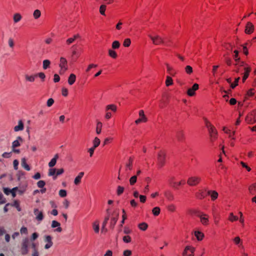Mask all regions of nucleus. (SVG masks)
<instances>
[{"label":"nucleus","mask_w":256,"mask_h":256,"mask_svg":"<svg viewBox=\"0 0 256 256\" xmlns=\"http://www.w3.org/2000/svg\"><path fill=\"white\" fill-rule=\"evenodd\" d=\"M160 209L158 206L154 207L152 210V212L155 216H158L160 214Z\"/></svg>","instance_id":"38"},{"label":"nucleus","mask_w":256,"mask_h":256,"mask_svg":"<svg viewBox=\"0 0 256 256\" xmlns=\"http://www.w3.org/2000/svg\"><path fill=\"white\" fill-rule=\"evenodd\" d=\"M102 124L101 122H98L96 124V132L97 134H100L101 132Z\"/></svg>","instance_id":"42"},{"label":"nucleus","mask_w":256,"mask_h":256,"mask_svg":"<svg viewBox=\"0 0 256 256\" xmlns=\"http://www.w3.org/2000/svg\"><path fill=\"white\" fill-rule=\"evenodd\" d=\"M148 36L152 40V43L155 45L164 44V40L158 35L152 36V35L149 34Z\"/></svg>","instance_id":"4"},{"label":"nucleus","mask_w":256,"mask_h":256,"mask_svg":"<svg viewBox=\"0 0 256 256\" xmlns=\"http://www.w3.org/2000/svg\"><path fill=\"white\" fill-rule=\"evenodd\" d=\"M167 208L169 211L171 212H174L176 210V206L174 204H170L168 206Z\"/></svg>","instance_id":"49"},{"label":"nucleus","mask_w":256,"mask_h":256,"mask_svg":"<svg viewBox=\"0 0 256 256\" xmlns=\"http://www.w3.org/2000/svg\"><path fill=\"white\" fill-rule=\"evenodd\" d=\"M173 84V80L171 77L170 76H166V84L167 86H171Z\"/></svg>","instance_id":"39"},{"label":"nucleus","mask_w":256,"mask_h":256,"mask_svg":"<svg viewBox=\"0 0 256 256\" xmlns=\"http://www.w3.org/2000/svg\"><path fill=\"white\" fill-rule=\"evenodd\" d=\"M193 213L200 218L201 223L204 226L208 224V216L205 214H202L198 211H194Z\"/></svg>","instance_id":"2"},{"label":"nucleus","mask_w":256,"mask_h":256,"mask_svg":"<svg viewBox=\"0 0 256 256\" xmlns=\"http://www.w3.org/2000/svg\"><path fill=\"white\" fill-rule=\"evenodd\" d=\"M30 242V240L28 238H24L22 240L20 249L22 255H26L28 254Z\"/></svg>","instance_id":"1"},{"label":"nucleus","mask_w":256,"mask_h":256,"mask_svg":"<svg viewBox=\"0 0 256 256\" xmlns=\"http://www.w3.org/2000/svg\"><path fill=\"white\" fill-rule=\"evenodd\" d=\"M254 30V24L250 22H248L246 26L245 32L246 34H250L253 32Z\"/></svg>","instance_id":"13"},{"label":"nucleus","mask_w":256,"mask_h":256,"mask_svg":"<svg viewBox=\"0 0 256 256\" xmlns=\"http://www.w3.org/2000/svg\"><path fill=\"white\" fill-rule=\"evenodd\" d=\"M201 178L200 177L192 176L188 179L187 183L190 186H194L198 184Z\"/></svg>","instance_id":"6"},{"label":"nucleus","mask_w":256,"mask_h":256,"mask_svg":"<svg viewBox=\"0 0 256 256\" xmlns=\"http://www.w3.org/2000/svg\"><path fill=\"white\" fill-rule=\"evenodd\" d=\"M122 240L125 243H130L131 242L132 239L130 236H125L123 237Z\"/></svg>","instance_id":"50"},{"label":"nucleus","mask_w":256,"mask_h":256,"mask_svg":"<svg viewBox=\"0 0 256 256\" xmlns=\"http://www.w3.org/2000/svg\"><path fill=\"white\" fill-rule=\"evenodd\" d=\"M20 141L22 142V138L20 136H18L16 140H14L12 143V148H15L19 146L20 144Z\"/></svg>","instance_id":"24"},{"label":"nucleus","mask_w":256,"mask_h":256,"mask_svg":"<svg viewBox=\"0 0 256 256\" xmlns=\"http://www.w3.org/2000/svg\"><path fill=\"white\" fill-rule=\"evenodd\" d=\"M41 12L40 11L38 10H36L34 11L33 16L34 18L37 19L40 16Z\"/></svg>","instance_id":"47"},{"label":"nucleus","mask_w":256,"mask_h":256,"mask_svg":"<svg viewBox=\"0 0 256 256\" xmlns=\"http://www.w3.org/2000/svg\"><path fill=\"white\" fill-rule=\"evenodd\" d=\"M131 44V40L130 38H126L124 40L123 45L125 47H128Z\"/></svg>","instance_id":"51"},{"label":"nucleus","mask_w":256,"mask_h":256,"mask_svg":"<svg viewBox=\"0 0 256 256\" xmlns=\"http://www.w3.org/2000/svg\"><path fill=\"white\" fill-rule=\"evenodd\" d=\"M108 55L113 58H116L117 57L116 52L111 49L108 50Z\"/></svg>","instance_id":"41"},{"label":"nucleus","mask_w":256,"mask_h":256,"mask_svg":"<svg viewBox=\"0 0 256 256\" xmlns=\"http://www.w3.org/2000/svg\"><path fill=\"white\" fill-rule=\"evenodd\" d=\"M38 234L37 232H34L32 234L30 239V241H34L36 238H38Z\"/></svg>","instance_id":"57"},{"label":"nucleus","mask_w":256,"mask_h":256,"mask_svg":"<svg viewBox=\"0 0 256 256\" xmlns=\"http://www.w3.org/2000/svg\"><path fill=\"white\" fill-rule=\"evenodd\" d=\"M124 190V188L122 186H118V189H117V194L118 195L120 196V195Z\"/></svg>","instance_id":"58"},{"label":"nucleus","mask_w":256,"mask_h":256,"mask_svg":"<svg viewBox=\"0 0 256 256\" xmlns=\"http://www.w3.org/2000/svg\"><path fill=\"white\" fill-rule=\"evenodd\" d=\"M92 142H93V146H92V148L96 149V148L100 145V140L98 137H96L94 138Z\"/></svg>","instance_id":"32"},{"label":"nucleus","mask_w":256,"mask_h":256,"mask_svg":"<svg viewBox=\"0 0 256 256\" xmlns=\"http://www.w3.org/2000/svg\"><path fill=\"white\" fill-rule=\"evenodd\" d=\"M112 46L113 49L118 48L120 46V43L118 41L115 40L112 42Z\"/></svg>","instance_id":"48"},{"label":"nucleus","mask_w":256,"mask_h":256,"mask_svg":"<svg viewBox=\"0 0 256 256\" xmlns=\"http://www.w3.org/2000/svg\"><path fill=\"white\" fill-rule=\"evenodd\" d=\"M246 120L250 124H253L256 122V118L255 117L254 114H250L246 118Z\"/></svg>","instance_id":"19"},{"label":"nucleus","mask_w":256,"mask_h":256,"mask_svg":"<svg viewBox=\"0 0 256 256\" xmlns=\"http://www.w3.org/2000/svg\"><path fill=\"white\" fill-rule=\"evenodd\" d=\"M44 242H46L45 244L44 248L48 250L51 248L53 245V242H52V238L50 236H46L44 237Z\"/></svg>","instance_id":"8"},{"label":"nucleus","mask_w":256,"mask_h":256,"mask_svg":"<svg viewBox=\"0 0 256 256\" xmlns=\"http://www.w3.org/2000/svg\"><path fill=\"white\" fill-rule=\"evenodd\" d=\"M244 76L242 77L243 82H244L248 77L250 72L251 71V68L250 67H244Z\"/></svg>","instance_id":"16"},{"label":"nucleus","mask_w":256,"mask_h":256,"mask_svg":"<svg viewBox=\"0 0 256 256\" xmlns=\"http://www.w3.org/2000/svg\"><path fill=\"white\" fill-rule=\"evenodd\" d=\"M240 80V77H238V78H236L235 79V81H234V83H232L231 84L230 87L232 88H234L236 86H238V82Z\"/></svg>","instance_id":"53"},{"label":"nucleus","mask_w":256,"mask_h":256,"mask_svg":"<svg viewBox=\"0 0 256 256\" xmlns=\"http://www.w3.org/2000/svg\"><path fill=\"white\" fill-rule=\"evenodd\" d=\"M93 228L96 233H98L100 230L99 223L98 222L96 221L93 223L92 224Z\"/></svg>","instance_id":"35"},{"label":"nucleus","mask_w":256,"mask_h":256,"mask_svg":"<svg viewBox=\"0 0 256 256\" xmlns=\"http://www.w3.org/2000/svg\"><path fill=\"white\" fill-rule=\"evenodd\" d=\"M208 194L211 196L212 200H214L218 198V193L215 190H208Z\"/></svg>","instance_id":"25"},{"label":"nucleus","mask_w":256,"mask_h":256,"mask_svg":"<svg viewBox=\"0 0 256 256\" xmlns=\"http://www.w3.org/2000/svg\"><path fill=\"white\" fill-rule=\"evenodd\" d=\"M21 165L26 170L28 171H30V166L26 164V160L24 158L22 159Z\"/></svg>","instance_id":"27"},{"label":"nucleus","mask_w":256,"mask_h":256,"mask_svg":"<svg viewBox=\"0 0 256 256\" xmlns=\"http://www.w3.org/2000/svg\"><path fill=\"white\" fill-rule=\"evenodd\" d=\"M84 175V172H80L78 176L75 178L74 183L76 185H78L81 182V179Z\"/></svg>","instance_id":"26"},{"label":"nucleus","mask_w":256,"mask_h":256,"mask_svg":"<svg viewBox=\"0 0 256 256\" xmlns=\"http://www.w3.org/2000/svg\"><path fill=\"white\" fill-rule=\"evenodd\" d=\"M48 176H52L53 179L54 180L56 178V168H50L48 170Z\"/></svg>","instance_id":"30"},{"label":"nucleus","mask_w":256,"mask_h":256,"mask_svg":"<svg viewBox=\"0 0 256 256\" xmlns=\"http://www.w3.org/2000/svg\"><path fill=\"white\" fill-rule=\"evenodd\" d=\"M50 64V62L48 60H45L42 62V68L44 70H46Z\"/></svg>","instance_id":"33"},{"label":"nucleus","mask_w":256,"mask_h":256,"mask_svg":"<svg viewBox=\"0 0 256 256\" xmlns=\"http://www.w3.org/2000/svg\"><path fill=\"white\" fill-rule=\"evenodd\" d=\"M138 228L142 230H146L148 227V225L146 222H142L138 226Z\"/></svg>","instance_id":"37"},{"label":"nucleus","mask_w":256,"mask_h":256,"mask_svg":"<svg viewBox=\"0 0 256 256\" xmlns=\"http://www.w3.org/2000/svg\"><path fill=\"white\" fill-rule=\"evenodd\" d=\"M228 220L232 222L238 220V217L234 215L232 212L230 214Z\"/></svg>","instance_id":"43"},{"label":"nucleus","mask_w":256,"mask_h":256,"mask_svg":"<svg viewBox=\"0 0 256 256\" xmlns=\"http://www.w3.org/2000/svg\"><path fill=\"white\" fill-rule=\"evenodd\" d=\"M46 184V182L44 180H40L37 182V186L40 188H43Z\"/></svg>","instance_id":"54"},{"label":"nucleus","mask_w":256,"mask_h":256,"mask_svg":"<svg viewBox=\"0 0 256 256\" xmlns=\"http://www.w3.org/2000/svg\"><path fill=\"white\" fill-rule=\"evenodd\" d=\"M234 58L235 61H240V58L238 57V51L237 50H234Z\"/></svg>","instance_id":"56"},{"label":"nucleus","mask_w":256,"mask_h":256,"mask_svg":"<svg viewBox=\"0 0 256 256\" xmlns=\"http://www.w3.org/2000/svg\"><path fill=\"white\" fill-rule=\"evenodd\" d=\"M19 164V162L17 160H14L13 162V165L14 169L17 170L18 169V166Z\"/></svg>","instance_id":"61"},{"label":"nucleus","mask_w":256,"mask_h":256,"mask_svg":"<svg viewBox=\"0 0 256 256\" xmlns=\"http://www.w3.org/2000/svg\"><path fill=\"white\" fill-rule=\"evenodd\" d=\"M132 163L133 159L132 158H130L128 161L126 162L125 167L126 170H131L132 168Z\"/></svg>","instance_id":"20"},{"label":"nucleus","mask_w":256,"mask_h":256,"mask_svg":"<svg viewBox=\"0 0 256 256\" xmlns=\"http://www.w3.org/2000/svg\"><path fill=\"white\" fill-rule=\"evenodd\" d=\"M38 76L37 74L28 75L26 74L24 75V78L26 82H34L36 78Z\"/></svg>","instance_id":"21"},{"label":"nucleus","mask_w":256,"mask_h":256,"mask_svg":"<svg viewBox=\"0 0 256 256\" xmlns=\"http://www.w3.org/2000/svg\"><path fill=\"white\" fill-rule=\"evenodd\" d=\"M109 110H111L114 112L116 110V106L114 104H109L106 106V110L108 111Z\"/></svg>","instance_id":"34"},{"label":"nucleus","mask_w":256,"mask_h":256,"mask_svg":"<svg viewBox=\"0 0 256 256\" xmlns=\"http://www.w3.org/2000/svg\"><path fill=\"white\" fill-rule=\"evenodd\" d=\"M132 232V230L128 228L125 226L124 229V233L126 234H130Z\"/></svg>","instance_id":"62"},{"label":"nucleus","mask_w":256,"mask_h":256,"mask_svg":"<svg viewBox=\"0 0 256 256\" xmlns=\"http://www.w3.org/2000/svg\"><path fill=\"white\" fill-rule=\"evenodd\" d=\"M16 190H18V187L14 188L12 189L9 190V192H10V194H12V197H15L16 196Z\"/></svg>","instance_id":"52"},{"label":"nucleus","mask_w":256,"mask_h":256,"mask_svg":"<svg viewBox=\"0 0 256 256\" xmlns=\"http://www.w3.org/2000/svg\"><path fill=\"white\" fill-rule=\"evenodd\" d=\"M164 195L168 200H172L174 198L173 194L169 190L164 192Z\"/></svg>","instance_id":"28"},{"label":"nucleus","mask_w":256,"mask_h":256,"mask_svg":"<svg viewBox=\"0 0 256 256\" xmlns=\"http://www.w3.org/2000/svg\"><path fill=\"white\" fill-rule=\"evenodd\" d=\"M59 157L58 154H56L54 156V157L50 160V161L48 162V166L50 168H52L54 167L56 163L57 160L58 159Z\"/></svg>","instance_id":"18"},{"label":"nucleus","mask_w":256,"mask_h":256,"mask_svg":"<svg viewBox=\"0 0 256 256\" xmlns=\"http://www.w3.org/2000/svg\"><path fill=\"white\" fill-rule=\"evenodd\" d=\"M194 235L198 240H202L204 236V234L199 231H195Z\"/></svg>","instance_id":"31"},{"label":"nucleus","mask_w":256,"mask_h":256,"mask_svg":"<svg viewBox=\"0 0 256 256\" xmlns=\"http://www.w3.org/2000/svg\"><path fill=\"white\" fill-rule=\"evenodd\" d=\"M165 158L166 154L164 152L160 150L158 154V162L160 167H162L164 164Z\"/></svg>","instance_id":"5"},{"label":"nucleus","mask_w":256,"mask_h":256,"mask_svg":"<svg viewBox=\"0 0 256 256\" xmlns=\"http://www.w3.org/2000/svg\"><path fill=\"white\" fill-rule=\"evenodd\" d=\"M206 128H208L210 136H212V134H214L215 136H217L218 132L215 128L208 120H206Z\"/></svg>","instance_id":"7"},{"label":"nucleus","mask_w":256,"mask_h":256,"mask_svg":"<svg viewBox=\"0 0 256 256\" xmlns=\"http://www.w3.org/2000/svg\"><path fill=\"white\" fill-rule=\"evenodd\" d=\"M176 137L179 142H182L184 140V134L182 130H178L176 132Z\"/></svg>","instance_id":"15"},{"label":"nucleus","mask_w":256,"mask_h":256,"mask_svg":"<svg viewBox=\"0 0 256 256\" xmlns=\"http://www.w3.org/2000/svg\"><path fill=\"white\" fill-rule=\"evenodd\" d=\"M80 36L79 34H75L74 36L72 38H68L66 40V43L67 44L70 45L71 44H72V42H74L76 40L77 38H80Z\"/></svg>","instance_id":"23"},{"label":"nucleus","mask_w":256,"mask_h":256,"mask_svg":"<svg viewBox=\"0 0 256 256\" xmlns=\"http://www.w3.org/2000/svg\"><path fill=\"white\" fill-rule=\"evenodd\" d=\"M8 44L10 48H13L14 46V42L12 38H10L8 40Z\"/></svg>","instance_id":"59"},{"label":"nucleus","mask_w":256,"mask_h":256,"mask_svg":"<svg viewBox=\"0 0 256 256\" xmlns=\"http://www.w3.org/2000/svg\"><path fill=\"white\" fill-rule=\"evenodd\" d=\"M106 9V5L105 4H102L100 6V12L101 14L104 16L105 15V10Z\"/></svg>","instance_id":"46"},{"label":"nucleus","mask_w":256,"mask_h":256,"mask_svg":"<svg viewBox=\"0 0 256 256\" xmlns=\"http://www.w3.org/2000/svg\"><path fill=\"white\" fill-rule=\"evenodd\" d=\"M199 86L198 84H194L191 88L188 89L187 94L190 96H194L195 94V91L198 89Z\"/></svg>","instance_id":"10"},{"label":"nucleus","mask_w":256,"mask_h":256,"mask_svg":"<svg viewBox=\"0 0 256 256\" xmlns=\"http://www.w3.org/2000/svg\"><path fill=\"white\" fill-rule=\"evenodd\" d=\"M138 114H139L140 118L135 121V123L136 124H138L142 122H145L147 121V118L146 116L144 114V111L143 110H140L139 111Z\"/></svg>","instance_id":"9"},{"label":"nucleus","mask_w":256,"mask_h":256,"mask_svg":"<svg viewBox=\"0 0 256 256\" xmlns=\"http://www.w3.org/2000/svg\"><path fill=\"white\" fill-rule=\"evenodd\" d=\"M54 103V100L52 98H50L48 99L46 105L50 107Z\"/></svg>","instance_id":"60"},{"label":"nucleus","mask_w":256,"mask_h":256,"mask_svg":"<svg viewBox=\"0 0 256 256\" xmlns=\"http://www.w3.org/2000/svg\"><path fill=\"white\" fill-rule=\"evenodd\" d=\"M36 74L38 75V76L42 80H44V78H46V75L44 72H40Z\"/></svg>","instance_id":"63"},{"label":"nucleus","mask_w":256,"mask_h":256,"mask_svg":"<svg viewBox=\"0 0 256 256\" xmlns=\"http://www.w3.org/2000/svg\"><path fill=\"white\" fill-rule=\"evenodd\" d=\"M186 250H188L190 252V254H189L188 256H194V253L195 250V248L192 247L191 246H186Z\"/></svg>","instance_id":"40"},{"label":"nucleus","mask_w":256,"mask_h":256,"mask_svg":"<svg viewBox=\"0 0 256 256\" xmlns=\"http://www.w3.org/2000/svg\"><path fill=\"white\" fill-rule=\"evenodd\" d=\"M59 66L60 68V74L64 73L68 69V62L63 57L60 58V62L59 64Z\"/></svg>","instance_id":"3"},{"label":"nucleus","mask_w":256,"mask_h":256,"mask_svg":"<svg viewBox=\"0 0 256 256\" xmlns=\"http://www.w3.org/2000/svg\"><path fill=\"white\" fill-rule=\"evenodd\" d=\"M248 191L250 194L252 195L256 194V182L249 186Z\"/></svg>","instance_id":"22"},{"label":"nucleus","mask_w":256,"mask_h":256,"mask_svg":"<svg viewBox=\"0 0 256 256\" xmlns=\"http://www.w3.org/2000/svg\"><path fill=\"white\" fill-rule=\"evenodd\" d=\"M184 70L188 74H190L193 72L192 68L190 66H186Z\"/></svg>","instance_id":"45"},{"label":"nucleus","mask_w":256,"mask_h":256,"mask_svg":"<svg viewBox=\"0 0 256 256\" xmlns=\"http://www.w3.org/2000/svg\"><path fill=\"white\" fill-rule=\"evenodd\" d=\"M22 19V16L21 15L18 14L16 13L15 14L14 16V21L15 23L18 22H20Z\"/></svg>","instance_id":"36"},{"label":"nucleus","mask_w":256,"mask_h":256,"mask_svg":"<svg viewBox=\"0 0 256 256\" xmlns=\"http://www.w3.org/2000/svg\"><path fill=\"white\" fill-rule=\"evenodd\" d=\"M60 226V223L56 220H54L52 222L51 227L52 228H55L57 227V228L54 230L55 232H60L62 231V228Z\"/></svg>","instance_id":"12"},{"label":"nucleus","mask_w":256,"mask_h":256,"mask_svg":"<svg viewBox=\"0 0 256 256\" xmlns=\"http://www.w3.org/2000/svg\"><path fill=\"white\" fill-rule=\"evenodd\" d=\"M24 129V124L22 120H20L18 122V125L14 127V132L22 131Z\"/></svg>","instance_id":"17"},{"label":"nucleus","mask_w":256,"mask_h":256,"mask_svg":"<svg viewBox=\"0 0 256 256\" xmlns=\"http://www.w3.org/2000/svg\"><path fill=\"white\" fill-rule=\"evenodd\" d=\"M137 180V176H133L130 179V184L131 186L134 184Z\"/></svg>","instance_id":"44"},{"label":"nucleus","mask_w":256,"mask_h":256,"mask_svg":"<svg viewBox=\"0 0 256 256\" xmlns=\"http://www.w3.org/2000/svg\"><path fill=\"white\" fill-rule=\"evenodd\" d=\"M124 256H130L132 254V251L128 250H124L123 252Z\"/></svg>","instance_id":"64"},{"label":"nucleus","mask_w":256,"mask_h":256,"mask_svg":"<svg viewBox=\"0 0 256 256\" xmlns=\"http://www.w3.org/2000/svg\"><path fill=\"white\" fill-rule=\"evenodd\" d=\"M114 216H112L110 218V228L112 229L114 228L116 224V223L118 217V214H113Z\"/></svg>","instance_id":"14"},{"label":"nucleus","mask_w":256,"mask_h":256,"mask_svg":"<svg viewBox=\"0 0 256 256\" xmlns=\"http://www.w3.org/2000/svg\"><path fill=\"white\" fill-rule=\"evenodd\" d=\"M34 214L36 216V218L37 220L40 222L44 218L43 213L40 211L38 208H35L34 210Z\"/></svg>","instance_id":"11"},{"label":"nucleus","mask_w":256,"mask_h":256,"mask_svg":"<svg viewBox=\"0 0 256 256\" xmlns=\"http://www.w3.org/2000/svg\"><path fill=\"white\" fill-rule=\"evenodd\" d=\"M76 80V76L74 74H72L70 75L68 78V83L70 85L73 84Z\"/></svg>","instance_id":"29"},{"label":"nucleus","mask_w":256,"mask_h":256,"mask_svg":"<svg viewBox=\"0 0 256 256\" xmlns=\"http://www.w3.org/2000/svg\"><path fill=\"white\" fill-rule=\"evenodd\" d=\"M66 191L64 190H60L59 191V196L62 198H64L66 196Z\"/></svg>","instance_id":"55"}]
</instances>
